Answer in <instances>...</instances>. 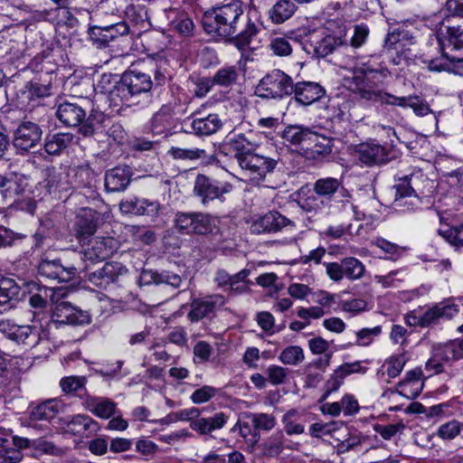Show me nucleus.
Returning a JSON list of instances; mask_svg holds the SVG:
<instances>
[{
	"mask_svg": "<svg viewBox=\"0 0 463 463\" xmlns=\"http://www.w3.org/2000/svg\"><path fill=\"white\" fill-rule=\"evenodd\" d=\"M268 47L276 56L287 57L292 53V46L286 37L272 38Z\"/></svg>",
	"mask_w": 463,
	"mask_h": 463,
	"instance_id": "nucleus-54",
	"label": "nucleus"
},
{
	"mask_svg": "<svg viewBox=\"0 0 463 463\" xmlns=\"http://www.w3.org/2000/svg\"><path fill=\"white\" fill-rule=\"evenodd\" d=\"M119 209L124 213L155 217L157 215L159 212L160 205L156 201H149L144 198L140 199L133 197L122 201L119 203Z\"/></svg>",
	"mask_w": 463,
	"mask_h": 463,
	"instance_id": "nucleus-22",
	"label": "nucleus"
},
{
	"mask_svg": "<svg viewBox=\"0 0 463 463\" xmlns=\"http://www.w3.org/2000/svg\"><path fill=\"white\" fill-rule=\"evenodd\" d=\"M437 43L441 52V59L429 61L431 71H446L449 65L443 60L451 62L463 61V19L461 23L455 18H445L437 32Z\"/></svg>",
	"mask_w": 463,
	"mask_h": 463,
	"instance_id": "nucleus-2",
	"label": "nucleus"
},
{
	"mask_svg": "<svg viewBox=\"0 0 463 463\" xmlns=\"http://www.w3.org/2000/svg\"><path fill=\"white\" fill-rule=\"evenodd\" d=\"M255 430L269 432L277 425V418L272 413L253 412L248 415Z\"/></svg>",
	"mask_w": 463,
	"mask_h": 463,
	"instance_id": "nucleus-43",
	"label": "nucleus"
},
{
	"mask_svg": "<svg viewBox=\"0 0 463 463\" xmlns=\"http://www.w3.org/2000/svg\"><path fill=\"white\" fill-rule=\"evenodd\" d=\"M408 358L405 353L392 355L386 361L383 366H386V372L390 378L397 377L407 362Z\"/></svg>",
	"mask_w": 463,
	"mask_h": 463,
	"instance_id": "nucleus-51",
	"label": "nucleus"
},
{
	"mask_svg": "<svg viewBox=\"0 0 463 463\" xmlns=\"http://www.w3.org/2000/svg\"><path fill=\"white\" fill-rule=\"evenodd\" d=\"M345 86L363 99L378 101L382 105L406 108L405 101L407 97H397L375 88L368 80L366 74L354 75L353 77L345 78Z\"/></svg>",
	"mask_w": 463,
	"mask_h": 463,
	"instance_id": "nucleus-3",
	"label": "nucleus"
},
{
	"mask_svg": "<svg viewBox=\"0 0 463 463\" xmlns=\"http://www.w3.org/2000/svg\"><path fill=\"white\" fill-rule=\"evenodd\" d=\"M288 226H295L294 222L278 211H270L255 221L251 229L257 233L277 232Z\"/></svg>",
	"mask_w": 463,
	"mask_h": 463,
	"instance_id": "nucleus-18",
	"label": "nucleus"
},
{
	"mask_svg": "<svg viewBox=\"0 0 463 463\" xmlns=\"http://www.w3.org/2000/svg\"><path fill=\"white\" fill-rule=\"evenodd\" d=\"M86 383L85 376L71 375L61 379L60 387L65 394L78 393L80 397H87Z\"/></svg>",
	"mask_w": 463,
	"mask_h": 463,
	"instance_id": "nucleus-40",
	"label": "nucleus"
},
{
	"mask_svg": "<svg viewBox=\"0 0 463 463\" xmlns=\"http://www.w3.org/2000/svg\"><path fill=\"white\" fill-rule=\"evenodd\" d=\"M97 213L91 209H81L74 225L75 236L82 241L92 236L97 229Z\"/></svg>",
	"mask_w": 463,
	"mask_h": 463,
	"instance_id": "nucleus-26",
	"label": "nucleus"
},
{
	"mask_svg": "<svg viewBox=\"0 0 463 463\" xmlns=\"http://www.w3.org/2000/svg\"><path fill=\"white\" fill-rule=\"evenodd\" d=\"M393 189L395 190L394 203L398 207L407 204V202L403 203V199L416 197L415 191L411 187L408 176L400 179L399 183L393 186Z\"/></svg>",
	"mask_w": 463,
	"mask_h": 463,
	"instance_id": "nucleus-48",
	"label": "nucleus"
},
{
	"mask_svg": "<svg viewBox=\"0 0 463 463\" xmlns=\"http://www.w3.org/2000/svg\"><path fill=\"white\" fill-rule=\"evenodd\" d=\"M91 322L87 311L72 306L70 302H57L48 323L58 327L59 325L85 326Z\"/></svg>",
	"mask_w": 463,
	"mask_h": 463,
	"instance_id": "nucleus-9",
	"label": "nucleus"
},
{
	"mask_svg": "<svg viewBox=\"0 0 463 463\" xmlns=\"http://www.w3.org/2000/svg\"><path fill=\"white\" fill-rule=\"evenodd\" d=\"M326 204L325 198L314 191L301 196L298 200L300 208L308 213H317L323 210Z\"/></svg>",
	"mask_w": 463,
	"mask_h": 463,
	"instance_id": "nucleus-45",
	"label": "nucleus"
},
{
	"mask_svg": "<svg viewBox=\"0 0 463 463\" xmlns=\"http://www.w3.org/2000/svg\"><path fill=\"white\" fill-rule=\"evenodd\" d=\"M66 183L71 188L78 189L90 186L92 181V172L85 166L70 167L66 173Z\"/></svg>",
	"mask_w": 463,
	"mask_h": 463,
	"instance_id": "nucleus-38",
	"label": "nucleus"
},
{
	"mask_svg": "<svg viewBox=\"0 0 463 463\" xmlns=\"http://www.w3.org/2000/svg\"><path fill=\"white\" fill-rule=\"evenodd\" d=\"M27 289L29 293H31V297L29 298V305L31 307L36 309L37 311L33 314V321L42 320L43 318L48 319V317L43 311L47 307V290L46 287H43L39 282L31 280L26 283Z\"/></svg>",
	"mask_w": 463,
	"mask_h": 463,
	"instance_id": "nucleus-25",
	"label": "nucleus"
},
{
	"mask_svg": "<svg viewBox=\"0 0 463 463\" xmlns=\"http://www.w3.org/2000/svg\"><path fill=\"white\" fill-rule=\"evenodd\" d=\"M456 305L448 302H440L426 310L422 316H416L411 312L405 317V323L410 326L429 327L439 322L440 319H451L458 314Z\"/></svg>",
	"mask_w": 463,
	"mask_h": 463,
	"instance_id": "nucleus-8",
	"label": "nucleus"
},
{
	"mask_svg": "<svg viewBox=\"0 0 463 463\" xmlns=\"http://www.w3.org/2000/svg\"><path fill=\"white\" fill-rule=\"evenodd\" d=\"M64 410V403L61 399H49L35 406L31 417L35 420H51Z\"/></svg>",
	"mask_w": 463,
	"mask_h": 463,
	"instance_id": "nucleus-32",
	"label": "nucleus"
},
{
	"mask_svg": "<svg viewBox=\"0 0 463 463\" xmlns=\"http://www.w3.org/2000/svg\"><path fill=\"white\" fill-rule=\"evenodd\" d=\"M232 185L229 183H221L204 175H198L195 178L194 193L205 205L215 199H222L223 194L232 191Z\"/></svg>",
	"mask_w": 463,
	"mask_h": 463,
	"instance_id": "nucleus-13",
	"label": "nucleus"
},
{
	"mask_svg": "<svg viewBox=\"0 0 463 463\" xmlns=\"http://www.w3.org/2000/svg\"><path fill=\"white\" fill-rule=\"evenodd\" d=\"M68 432L81 438H90L98 433L100 426L98 421L86 414H77L67 424Z\"/></svg>",
	"mask_w": 463,
	"mask_h": 463,
	"instance_id": "nucleus-24",
	"label": "nucleus"
},
{
	"mask_svg": "<svg viewBox=\"0 0 463 463\" xmlns=\"http://www.w3.org/2000/svg\"><path fill=\"white\" fill-rule=\"evenodd\" d=\"M169 153L173 156L174 158L194 160L201 158L204 154V151L198 148L184 149L179 146H172Z\"/></svg>",
	"mask_w": 463,
	"mask_h": 463,
	"instance_id": "nucleus-61",
	"label": "nucleus"
},
{
	"mask_svg": "<svg viewBox=\"0 0 463 463\" xmlns=\"http://www.w3.org/2000/svg\"><path fill=\"white\" fill-rule=\"evenodd\" d=\"M345 44V40L341 36L326 35L317 46V52L323 57L332 53L337 47Z\"/></svg>",
	"mask_w": 463,
	"mask_h": 463,
	"instance_id": "nucleus-50",
	"label": "nucleus"
},
{
	"mask_svg": "<svg viewBox=\"0 0 463 463\" xmlns=\"http://www.w3.org/2000/svg\"><path fill=\"white\" fill-rule=\"evenodd\" d=\"M37 271L43 279L62 283L73 280L78 269L72 264L63 263L60 259H43L39 262Z\"/></svg>",
	"mask_w": 463,
	"mask_h": 463,
	"instance_id": "nucleus-10",
	"label": "nucleus"
},
{
	"mask_svg": "<svg viewBox=\"0 0 463 463\" xmlns=\"http://www.w3.org/2000/svg\"><path fill=\"white\" fill-rule=\"evenodd\" d=\"M174 223L175 228L183 234H208L214 226L213 220L209 214L197 212H178L175 213Z\"/></svg>",
	"mask_w": 463,
	"mask_h": 463,
	"instance_id": "nucleus-7",
	"label": "nucleus"
},
{
	"mask_svg": "<svg viewBox=\"0 0 463 463\" xmlns=\"http://www.w3.org/2000/svg\"><path fill=\"white\" fill-rule=\"evenodd\" d=\"M133 175L132 168L127 165H118L105 174L104 185L109 193H119L127 189Z\"/></svg>",
	"mask_w": 463,
	"mask_h": 463,
	"instance_id": "nucleus-16",
	"label": "nucleus"
},
{
	"mask_svg": "<svg viewBox=\"0 0 463 463\" xmlns=\"http://www.w3.org/2000/svg\"><path fill=\"white\" fill-rule=\"evenodd\" d=\"M97 87L101 92L107 93L109 104L116 111H119L123 107H131L139 102L123 76L120 80H117L115 75L103 74Z\"/></svg>",
	"mask_w": 463,
	"mask_h": 463,
	"instance_id": "nucleus-4",
	"label": "nucleus"
},
{
	"mask_svg": "<svg viewBox=\"0 0 463 463\" xmlns=\"http://www.w3.org/2000/svg\"><path fill=\"white\" fill-rule=\"evenodd\" d=\"M153 74L154 82L151 80V75L141 71H129L125 72L122 76L136 99H138V96L150 91L154 84L155 86H162L165 83L166 76L160 67H156Z\"/></svg>",
	"mask_w": 463,
	"mask_h": 463,
	"instance_id": "nucleus-11",
	"label": "nucleus"
},
{
	"mask_svg": "<svg viewBox=\"0 0 463 463\" xmlns=\"http://www.w3.org/2000/svg\"><path fill=\"white\" fill-rule=\"evenodd\" d=\"M292 78L280 70L267 73L257 86V93L265 99H282L294 92Z\"/></svg>",
	"mask_w": 463,
	"mask_h": 463,
	"instance_id": "nucleus-5",
	"label": "nucleus"
},
{
	"mask_svg": "<svg viewBox=\"0 0 463 463\" xmlns=\"http://www.w3.org/2000/svg\"><path fill=\"white\" fill-rule=\"evenodd\" d=\"M225 302V297L221 294L194 298L191 302V309L187 317L191 322H198L204 317L213 315Z\"/></svg>",
	"mask_w": 463,
	"mask_h": 463,
	"instance_id": "nucleus-15",
	"label": "nucleus"
},
{
	"mask_svg": "<svg viewBox=\"0 0 463 463\" xmlns=\"http://www.w3.org/2000/svg\"><path fill=\"white\" fill-rule=\"evenodd\" d=\"M186 342L187 337L184 328L181 326H176L169 332L166 340L162 339L160 343H155L152 348H156L159 347L160 345H165L166 343H172L176 345L183 346L186 344Z\"/></svg>",
	"mask_w": 463,
	"mask_h": 463,
	"instance_id": "nucleus-56",
	"label": "nucleus"
},
{
	"mask_svg": "<svg viewBox=\"0 0 463 463\" xmlns=\"http://www.w3.org/2000/svg\"><path fill=\"white\" fill-rule=\"evenodd\" d=\"M118 241L112 237H95L91 239L84 250L86 259L95 261L106 260L116 251Z\"/></svg>",
	"mask_w": 463,
	"mask_h": 463,
	"instance_id": "nucleus-17",
	"label": "nucleus"
},
{
	"mask_svg": "<svg viewBox=\"0 0 463 463\" xmlns=\"http://www.w3.org/2000/svg\"><path fill=\"white\" fill-rule=\"evenodd\" d=\"M404 428L405 426L402 422L388 425L376 424L374 426V430L379 433L383 439L389 440L398 432L402 431Z\"/></svg>",
	"mask_w": 463,
	"mask_h": 463,
	"instance_id": "nucleus-64",
	"label": "nucleus"
},
{
	"mask_svg": "<svg viewBox=\"0 0 463 463\" xmlns=\"http://www.w3.org/2000/svg\"><path fill=\"white\" fill-rule=\"evenodd\" d=\"M463 430V423L451 420L441 424L437 431V435L442 439H454Z\"/></svg>",
	"mask_w": 463,
	"mask_h": 463,
	"instance_id": "nucleus-53",
	"label": "nucleus"
},
{
	"mask_svg": "<svg viewBox=\"0 0 463 463\" xmlns=\"http://www.w3.org/2000/svg\"><path fill=\"white\" fill-rule=\"evenodd\" d=\"M294 99L302 106H309L319 100L326 93L325 89L317 82L298 81L293 83Z\"/></svg>",
	"mask_w": 463,
	"mask_h": 463,
	"instance_id": "nucleus-20",
	"label": "nucleus"
},
{
	"mask_svg": "<svg viewBox=\"0 0 463 463\" xmlns=\"http://www.w3.org/2000/svg\"><path fill=\"white\" fill-rule=\"evenodd\" d=\"M369 32V28L366 24H356L354 28V34L350 40V45L354 48H360L366 42Z\"/></svg>",
	"mask_w": 463,
	"mask_h": 463,
	"instance_id": "nucleus-63",
	"label": "nucleus"
},
{
	"mask_svg": "<svg viewBox=\"0 0 463 463\" xmlns=\"http://www.w3.org/2000/svg\"><path fill=\"white\" fill-rule=\"evenodd\" d=\"M84 404L88 411L101 419L116 414L117 404L108 398L87 396Z\"/></svg>",
	"mask_w": 463,
	"mask_h": 463,
	"instance_id": "nucleus-31",
	"label": "nucleus"
},
{
	"mask_svg": "<svg viewBox=\"0 0 463 463\" xmlns=\"http://www.w3.org/2000/svg\"><path fill=\"white\" fill-rule=\"evenodd\" d=\"M238 77V70L234 66H228L218 70L212 79L214 85L227 88L235 83Z\"/></svg>",
	"mask_w": 463,
	"mask_h": 463,
	"instance_id": "nucleus-46",
	"label": "nucleus"
},
{
	"mask_svg": "<svg viewBox=\"0 0 463 463\" xmlns=\"http://www.w3.org/2000/svg\"><path fill=\"white\" fill-rule=\"evenodd\" d=\"M128 269L120 262H106L102 268L88 273V280L94 286L108 289L119 282L120 277L125 276Z\"/></svg>",
	"mask_w": 463,
	"mask_h": 463,
	"instance_id": "nucleus-12",
	"label": "nucleus"
},
{
	"mask_svg": "<svg viewBox=\"0 0 463 463\" xmlns=\"http://www.w3.org/2000/svg\"><path fill=\"white\" fill-rule=\"evenodd\" d=\"M0 333L17 344H26L27 340L36 335L33 326H20L11 319L0 320Z\"/></svg>",
	"mask_w": 463,
	"mask_h": 463,
	"instance_id": "nucleus-28",
	"label": "nucleus"
},
{
	"mask_svg": "<svg viewBox=\"0 0 463 463\" xmlns=\"http://www.w3.org/2000/svg\"><path fill=\"white\" fill-rule=\"evenodd\" d=\"M109 32L108 25H91L88 30L90 38L100 45H107L112 41L111 34Z\"/></svg>",
	"mask_w": 463,
	"mask_h": 463,
	"instance_id": "nucleus-58",
	"label": "nucleus"
},
{
	"mask_svg": "<svg viewBox=\"0 0 463 463\" xmlns=\"http://www.w3.org/2000/svg\"><path fill=\"white\" fill-rule=\"evenodd\" d=\"M57 118L66 126L77 127L86 117V111L78 104L63 102L56 110Z\"/></svg>",
	"mask_w": 463,
	"mask_h": 463,
	"instance_id": "nucleus-30",
	"label": "nucleus"
},
{
	"mask_svg": "<svg viewBox=\"0 0 463 463\" xmlns=\"http://www.w3.org/2000/svg\"><path fill=\"white\" fill-rule=\"evenodd\" d=\"M21 288L11 278L0 279V314L14 308L20 301Z\"/></svg>",
	"mask_w": 463,
	"mask_h": 463,
	"instance_id": "nucleus-21",
	"label": "nucleus"
},
{
	"mask_svg": "<svg viewBox=\"0 0 463 463\" xmlns=\"http://www.w3.org/2000/svg\"><path fill=\"white\" fill-rule=\"evenodd\" d=\"M149 276L150 280L148 282H153L156 285L158 284H166L174 288H178L182 284V278L174 272L164 270L162 272H144L143 278Z\"/></svg>",
	"mask_w": 463,
	"mask_h": 463,
	"instance_id": "nucleus-44",
	"label": "nucleus"
},
{
	"mask_svg": "<svg viewBox=\"0 0 463 463\" xmlns=\"http://www.w3.org/2000/svg\"><path fill=\"white\" fill-rule=\"evenodd\" d=\"M344 277L348 279L355 280L361 279L365 271L364 265L358 259L347 257L343 259Z\"/></svg>",
	"mask_w": 463,
	"mask_h": 463,
	"instance_id": "nucleus-47",
	"label": "nucleus"
},
{
	"mask_svg": "<svg viewBox=\"0 0 463 463\" xmlns=\"http://www.w3.org/2000/svg\"><path fill=\"white\" fill-rule=\"evenodd\" d=\"M382 333V326H376L373 328H362L356 332V345L360 346H367L373 343L375 337Z\"/></svg>",
	"mask_w": 463,
	"mask_h": 463,
	"instance_id": "nucleus-59",
	"label": "nucleus"
},
{
	"mask_svg": "<svg viewBox=\"0 0 463 463\" xmlns=\"http://www.w3.org/2000/svg\"><path fill=\"white\" fill-rule=\"evenodd\" d=\"M229 416L222 411L214 413L210 417L198 416L195 420L190 423V428L200 435H208L221 430L227 423Z\"/></svg>",
	"mask_w": 463,
	"mask_h": 463,
	"instance_id": "nucleus-29",
	"label": "nucleus"
},
{
	"mask_svg": "<svg viewBox=\"0 0 463 463\" xmlns=\"http://www.w3.org/2000/svg\"><path fill=\"white\" fill-rule=\"evenodd\" d=\"M191 126L196 135L209 136L222 127V121L217 114H209L207 117L194 118Z\"/></svg>",
	"mask_w": 463,
	"mask_h": 463,
	"instance_id": "nucleus-37",
	"label": "nucleus"
},
{
	"mask_svg": "<svg viewBox=\"0 0 463 463\" xmlns=\"http://www.w3.org/2000/svg\"><path fill=\"white\" fill-rule=\"evenodd\" d=\"M284 440L283 431L277 430L260 445L262 454L268 457L279 456L283 451Z\"/></svg>",
	"mask_w": 463,
	"mask_h": 463,
	"instance_id": "nucleus-39",
	"label": "nucleus"
},
{
	"mask_svg": "<svg viewBox=\"0 0 463 463\" xmlns=\"http://www.w3.org/2000/svg\"><path fill=\"white\" fill-rule=\"evenodd\" d=\"M27 184L23 175L11 174L3 186L1 195L5 202L16 203L25 191Z\"/></svg>",
	"mask_w": 463,
	"mask_h": 463,
	"instance_id": "nucleus-33",
	"label": "nucleus"
},
{
	"mask_svg": "<svg viewBox=\"0 0 463 463\" xmlns=\"http://www.w3.org/2000/svg\"><path fill=\"white\" fill-rule=\"evenodd\" d=\"M322 149L314 150L309 146H299V149L294 150V152L302 156L307 161L311 163L320 162H336L338 164L348 163L350 160L345 159L344 156H335L333 153V146H320Z\"/></svg>",
	"mask_w": 463,
	"mask_h": 463,
	"instance_id": "nucleus-27",
	"label": "nucleus"
},
{
	"mask_svg": "<svg viewBox=\"0 0 463 463\" xmlns=\"http://www.w3.org/2000/svg\"><path fill=\"white\" fill-rule=\"evenodd\" d=\"M339 189L346 193V190L341 186V182L334 177L320 178L314 184V192L326 200H330Z\"/></svg>",
	"mask_w": 463,
	"mask_h": 463,
	"instance_id": "nucleus-41",
	"label": "nucleus"
},
{
	"mask_svg": "<svg viewBox=\"0 0 463 463\" xmlns=\"http://www.w3.org/2000/svg\"><path fill=\"white\" fill-rule=\"evenodd\" d=\"M40 127L31 121L23 122L14 132L15 142L20 145H36L42 137Z\"/></svg>",
	"mask_w": 463,
	"mask_h": 463,
	"instance_id": "nucleus-35",
	"label": "nucleus"
},
{
	"mask_svg": "<svg viewBox=\"0 0 463 463\" xmlns=\"http://www.w3.org/2000/svg\"><path fill=\"white\" fill-rule=\"evenodd\" d=\"M279 359L284 364L298 365L304 361L305 354L300 346L289 345L281 351Z\"/></svg>",
	"mask_w": 463,
	"mask_h": 463,
	"instance_id": "nucleus-49",
	"label": "nucleus"
},
{
	"mask_svg": "<svg viewBox=\"0 0 463 463\" xmlns=\"http://www.w3.org/2000/svg\"><path fill=\"white\" fill-rule=\"evenodd\" d=\"M300 413L296 409L288 410L281 418L284 430L288 436L304 433L305 426L298 422Z\"/></svg>",
	"mask_w": 463,
	"mask_h": 463,
	"instance_id": "nucleus-42",
	"label": "nucleus"
},
{
	"mask_svg": "<svg viewBox=\"0 0 463 463\" xmlns=\"http://www.w3.org/2000/svg\"><path fill=\"white\" fill-rule=\"evenodd\" d=\"M422 371L420 368H415L406 373L405 377L397 385V392L407 398H417L423 389Z\"/></svg>",
	"mask_w": 463,
	"mask_h": 463,
	"instance_id": "nucleus-23",
	"label": "nucleus"
},
{
	"mask_svg": "<svg viewBox=\"0 0 463 463\" xmlns=\"http://www.w3.org/2000/svg\"><path fill=\"white\" fill-rule=\"evenodd\" d=\"M217 392L214 387L204 385L196 389L191 395V400L195 404H201L210 401Z\"/></svg>",
	"mask_w": 463,
	"mask_h": 463,
	"instance_id": "nucleus-62",
	"label": "nucleus"
},
{
	"mask_svg": "<svg viewBox=\"0 0 463 463\" xmlns=\"http://www.w3.org/2000/svg\"><path fill=\"white\" fill-rule=\"evenodd\" d=\"M174 123V116L166 107L161 108L152 118L151 131L154 136L166 137L172 136L171 128Z\"/></svg>",
	"mask_w": 463,
	"mask_h": 463,
	"instance_id": "nucleus-34",
	"label": "nucleus"
},
{
	"mask_svg": "<svg viewBox=\"0 0 463 463\" xmlns=\"http://www.w3.org/2000/svg\"><path fill=\"white\" fill-rule=\"evenodd\" d=\"M282 137L285 141L293 145H298L302 142L323 145V141L326 140V137L324 134L312 131L310 128L299 125L287 127L282 133Z\"/></svg>",
	"mask_w": 463,
	"mask_h": 463,
	"instance_id": "nucleus-19",
	"label": "nucleus"
},
{
	"mask_svg": "<svg viewBox=\"0 0 463 463\" xmlns=\"http://www.w3.org/2000/svg\"><path fill=\"white\" fill-rule=\"evenodd\" d=\"M203 26L208 34L232 40L238 49L246 48L260 33L257 23L244 15L241 5L234 0L208 9L203 16Z\"/></svg>",
	"mask_w": 463,
	"mask_h": 463,
	"instance_id": "nucleus-1",
	"label": "nucleus"
},
{
	"mask_svg": "<svg viewBox=\"0 0 463 463\" xmlns=\"http://www.w3.org/2000/svg\"><path fill=\"white\" fill-rule=\"evenodd\" d=\"M288 372L289 370L288 368L276 364L269 365L265 371L268 381L272 385H281L285 383Z\"/></svg>",
	"mask_w": 463,
	"mask_h": 463,
	"instance_id": "nucleus-57",
	"label": "nucleus"
},
{
	"mask_svg": "<svg viewBox=\"0 0 463 463\" xmlns=\"http://www.w3.org/2000/svg\"><path fill=\"white\" fill-rule=\"evenodd\" d=\"M397 156V152L393 146H356V150H350L348 163L340 164L341 165L350 167L354 165L373 166L389 162Z\"/></svg>",
	"mask_w": 463,
	"mask_h": 463,
	"instance_id": "nucleus-6",
	"label": "nucleus"
},
{
	"mask_svg": "<svg viewBox=\"0 0 463 463\" xmlns=\"http://www.w3.org/2000/svg\"><path fill=\"white\" fill-rule=\"evenodd\" d=\"M432 352L434 353L435 357L439 359V361L443 364L446 363H449L450 361L460 359L459 356L458 355V352L452 341L445 345H439L435 346Z\"/></svg>",
	"mask_w": 463,
	"mask_h": 463,
	"instance_id": "nucleus-52",
	"label": "nucleus"
},
{
	"mask_svg": "<svg viewBox=\"0 0 463 463\" xmlns=\"http://www.w3.org/2000/svg\"><path fill=\"white\" fill-rule=\"evenodd\" d=\"M405 103L406 108H411L417 116L422 117L431 112L429 104L424 100H420L417 96H408Z\"/></svg>",
	"mask_w": 463,
	"mask_h": 463,
	"instance_id": "nucleus-60",
	"label": "nucleus"
},
{
	"mask_svg": "<svg viewBox=\"0 0 463 463\" xmlns=\"http://www.w3.org/2000/svg\"><path fill=\"white\" fill-rule=\"evenodd\" d=\"M234 157L243 169L256 173L260 177H264L267 173L275 168L276 161L250 151L244 152L245 146H232Z\"/></svg>",
	"mask_w": 463,
	"mask_h": 463,
	"instance_id": "nucleus-14",
	"label": "nucleus"
},
{
	"mask_svg": "<svg viewBox=\"0 0 463 463\" xmlns=\"http://www.w3.org/2000/svg\"><path fill=\"white\" fill-rule=\"evenodd\" d=\"M172 25L183 36H190L194 30L193 20L184 13L179 14L172 22Z\"/></svg>",
	"mask_w": 463,
	"mask_h": 463,
	"instance_id": "nucleus-55",
	"label": "nucleus"
},
{
	"mask_svg": "<svg viewBox=\"0 0 463 463\" xmlns=\"http://www.w3.org/2000/svg\"><path fill=\"white\" fill-rule=\"evenodd\" d=\"M297 11V5L291 0H279L269 10V18L274 24H281L290 19Z\"/></svg>",
	"mask_w": 463,
	"mask_h": 463,
	"instance_id": "nucleus-36",
	"label": "nucleus"
}]
</instances>
